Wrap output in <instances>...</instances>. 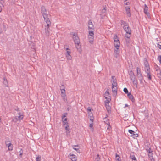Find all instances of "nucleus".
Instances as JSON below:
<instances>
[{"mask_svg":"<svg viewBox=\"0 0 161 161\" xmlns=\"http://www.w3.org/2000/svg\"><path fill=\"white\" fill-rule=\"evenodd\" d=\"M127 96L129 98L131 99L132 102H134L135 101V99L134 98L133 96L130 93H129L127 94Z\"/></svg>","mask_w":161,"mask_h":161,"instance_id":"f3484780","label":"nucleus"},{"mask_svg":"<svg viewBox=\"0 0 161 161\" xmlns=\"http://www.w3.org/2000/svg\"><path fill=\"white\" fill-rule=\"evenodd\" d=\"M148 156L149 157V158H152L153 157V153H148Z\"/></svg>","mask_w":161,"mask_h":161,"instance_id":"49530a36","label":"nucleus"},{"mask_svg":"<svg viewBox=\"0 0 161 161\" xmlns=\"http://www.w3.org/2000/svg\"><path fill=\"white\" fill-rule=\"evenodd\" d=\"M115 49H114V52L116 54L115 57L116 58L117 57V55H118L119 53V47H115Z\"/></svg>","mask_w":161,"mask_h":161,"instance_id":"ddd939ff","label":"nucleus"},{"mask_svg":"<svg viewBox=\"0 0 161 161\" xmlns=\"http://www.w3.org/2000/svg\"><path fill=\"white\" fill-rule=\"evenodd\" d=\"M155 69L156 70L157 72V74L161 73V70L158 67H157Z\"/></svg>","mask_w":161,"mask_h":161,"instance_id":"cd10ccee","label":"nucleus"},{"mask_svg":"<svg viewBox=\"0 0 161 161\" xmlns=\"http://www.w3.org/2000/svg\"><path fill=\"white\" fill-rule=\"evenodd\" d=\"M131 34H128L126 33L125 35V36L128 39H129L130 37Z\"/></svg>","mask_w":161,"mask_h":161,"instance_id":"ea45409f","label":"nucleus"},{"mask_svg":"<svg viewBox=\"0 0 161 161\" xmlns=\"http://www.w3.org/2000/svg\"><path fill=\"white\" fill-rule=\"evenodd\" d=\"M60 88H62V89H65V87L64 86V85H62L60 87Z\"/></svg>","mask_w":161,"mask_h":161,"instance_id":"680f3d73","label":"nucleus"},{"mask_svg":"<svg viewBox=\"0 0 161 161\" xmlns=\"http://www.w3.org/2000/svg\"><path fill=\"white\" fill-rule=\"evenodd\" d=\"M14 109L16 110V111H17L18 112V111H19V108H18V107H16V108H14Z\"/></svg>","mask_w":161,"mask_h":161,"instance_id":"864d4df0","label":"nucleus"},{"mask_svg":"<svg viewBox=\"0 0 161 161\" xmlns=\"http://www.w3.org/2000/svg\"><path fill=\"white\" fill-rule=\"evenodd\" d=\"M158 59L160 63L161 64V55H160L158 57Z\"/></svg>","mask_w":161,"mask_h":161,"instance_id":"c03bdc74","label":"nucleus"},{"mask_svg":"<svg viewBox=\"0 0 161 161\" xmlns=\"http://www.w3.org/2000/svg\"><path fill=\"white\" fill-rule=\"evenodd\" d=\"M151 161H155V159H154L153 158V157L150 158Z\"/></svg>","mask_w":161,"mask_h":161,"instance_id":"0e129e2a","label":"nucleus"},{"mask_svg":"<svg viewBox=\"0 0 161 161\" xmlns=\"http://www.w3.org/2000/svg\"><path fill=\"white\" fill-rule=\"evenodd\" d=\"M71 52L70 50L68 51H66V57H67V58L68 60H70L71 59V57L70 55Z\"/></svg>","mask_w":161,"mask_h":161,"instance_id":"4468645a","label":"nucleus"},{"mask_svg":"<svg viewBox=\"0 0 161 161\" xmlns=\"http://www.w3.org/2000/svg\"><path fill=\"white\" fill-rule=\"evenodd\" d=\"M47 25L45 26V35L48 36L49 35V27L51 25L50 21L46 22Z\"/></svg>","mask_w":161,"mask_h":161,"instance_id":"20e7f679","label":"nucleus"},{"mask_svg":"<svg viewBox=\"0 0 161 161\" xmlns=\"http://www.w3.org/2000/svg\"><path fill=\"white\" fill-rule=\"evenodd\" d=\"M147 152H148V153H151L152 152V150L150 148H149L148 150H147Z\"/></svg>","mask_w":161,"mask_h":161,"instance_id":"de8ad7c7","label":"nucleus"},{"mask_svg":"<svg viewBox=\"0 0 161 161\" xmlns=\"http://www.w3.org/2000/svg\"><path fill=\"white\" fill-rule=\"evenodd\" d=\"M66 125V126L65 127V129L66 131H68L69 130V125H68V124L66 125Z\"/></svg>","mask_w":161,"mask_h":161,"instance_id":"e433bc0d","label":"nucleus"},{"mask_svg":"<svg viewBox=\"0 0 161 161\" xmlns=\"http://www.w3.org/2000/svg\"><path fill=\"white\" fill-rule=\"evenodd\" d=\"M137 74H141V69L140 68L137 67L136 68Z\"/></svg>","mask_w":161,"mask_h":161,"instance_id":"7c9ffc66","label":"nucleus"},{"mask_svg":"<svg viewBox=\"0 0 161 161\" xmlns=\"http://www.w3.org/2000/svg\"><path fill=\"white\" fill-rule=\"evenodd\" d=\"M157 47L160 49H161V45H160L159 44H157Z\"/></svg>","mask_w":161,"mask_h":161,"instance_id":"13d9d810","label":"nucleus"},{"mask_svg":"<svg viewBox=\"0 0 161 161\" xmlns=\"http://www.w3.org/2000/svg\"><path fill=\"white\" fill-rule=\"evenodd\" d=\"M73 39L75 43L76 48L77 50L80 49V47L79 45L80 43L79 38L77 36H76L75 34V33L73 34Z\"/></svg>","mask_w":161,"mask_h":161,"instance_id":"f03ea898","label":"nucleus"},{"mask_svg":"<svg viewBox=\"0 0 161 161\" xmlns=\"http://www.w3.org/2000/svg\"><path fill=\"white\" fill-rule=\"evenodd\" d=\"M132 81L134 85H136V87H137V80L136 79H135L133 80H131Z\"/></svg>","mask_w":161,"mask_h":161,"instance_id":"b1692460","label":"nucleus"},{"mask_svg":"<svg viewBox=\"0 0 161 161\" xmlns=\"http://www.w3.org/2000/svg\"><path fill=\"white\" fill-rule=\"evenodd\" d=\"M73 148L76 150L78 153H80V150L79 149V148H75L74 147H73Z\"/></svg>","mask_w":161,"mask_h":161,"instance_id":"58836bf2","label":"nucleus"},{"mask_svg":"<svg viewBox=\"0 0 161 161\" xmlns=\"http://www.w3.org/2000/svg\"><path fill=\"white\" fill-rule=\"evenodd\" d=\"M67 115V113H65L64 114L63 116H62V120H63V119H64V117H65Z\"/></svg>","mask_w":161,"mask_h":161,"instance_id":"37998d69","label":"nucleus"},{"mask_svg":"<svg viewBox=\"0 0 161 161\" xmlns=\"http://www.w3.org/2000/svg\"><path fill=\"white\" fill-rule=\"evenodd\" d=\"M115 157L116 161H121L120 159V157L118 154H116Z\"/></svg>","mask_w":161,"mask_h":161,"instance_id":"a878e982","label":"nucleus"},{"mask_svg":"<svg viewBox=\"0 0 161 161\" xmlns=\"http://www.w3.org/2000/svg\"><path fill=\"white\" fill-rule=\"evenodd\" d=\"M117 83L114 82V83H112V86L113 87H117Z\"/></svg>","mask_w":161,"mask_h":161,"instance_id":"a19ab883","label":"nucleus"},{"mask_svg":"<svg viewBox=\"0 0 161 161\" xmlns=\"http://www.w3.org/2000/svg\"><path fill=\"white\" fill-rule=\"evenodd\" d=\"M157 74L158 77L159 78L161 79V73H158V74Z\"/></svg>","mask_w":161,"mask_h":161,"instance_id":"6e6d98bb","label":"nucleus"},{"mask_svg":"<svg viewBox=\"0 0 161 161\" xmlns=\"http://www.w3.org/2000/svg\"><path fill=\"white\" fill-rule=\"evenodd\" d=\"M130 4V3L129 2H127L125 3V5L126 6H128V5H129Z\"/></svg>","mask_w":161,"mask_h":161,"instance_id":"e2e57ef3","label":"nucleus"},{"mask_svg":"<svg viewBox=\"0 0 161 161\" xmlns=\"http://www.w3.org/2000/svg\"><path fill=\"white\" fill-rule=\"evenodd\" d=\"M107 125H108V127L107 129L108 130H110L111 129V126H110L109 122H108V123H107Z\"/></svg>","mask_w":161,"mask_h":161,"instance_id":"4c0bfd02","label":"nucleus"},{"mask_svg":"<svg viewBox=\"0 0 161 161\" xmlns=\"http://www.w3.org/2000/svg\"><path fill=\"white\" fill-rule=\"evenodd\" d=\"M106 9L105 8H104L102 9L101 11V13L100 14L101 18L102 19H105L106 17Z\"/></svg>","mask_w":161,"mask_h":161,"instance_id":"1a4fd4ad","label":"nucleus"},{"mask_svg":"<svg viewBox=\"0 0 161 161\" xmlns=\"http://www.w3.org/2000/svg\"><path fill=\"white\" fill-rule=\"evenodd\" d=\"M63 97V100L64 101H67V98H66V97Z\"/></svg>","mask_w":161,"mask_h":161,"instance_id":"bf43d9fd","label":"nucleus"},{"mask_svg":"<svg viewBox=\"0 0 161 161\" xmlns=\"http://www.w3.org/2000/svg\"><path fill=\"white\" fill-rule=\"evenodd\" d=\"M90 126V128L92 127H93V123L90 124V126Z\"/></svg>","mask_w":161,"mask_h":161,"instance_id":"69168bd1","label":"nucleus"},{"mask_svg":"<svg viewBox=\"0 0 161 161\" xmlns=\"http://www.w3.org/2000/svg\"><path fill=\"white\" fill-rule=\"evenodd\" d=\"M105 106L106 107H107L108 106H109V104H107V103H105Z\"/></svg>","mask_w":161,"mask_h":161,"instance_id":"338daca9","label":"nucleus"},{"mask_svg":"<svg viewBox=\"0 0 161 161\" xmlns=\"http://www.w3.org/2000/svg\"><path fill=\"white\" fill-rule=\"evenodd\" d=\"M106 109L108 112V113H110L111 110V107L109 106H108L107 107H106Z\"/></svg>","mask_w":161,"mask_h":161,"instance_id":"2f4dec72","label":"nucleus"},{"mask_svg":"<svg viewBox=\"0 0 161 161\" xmlns=\"http://www.w3.org/2000/svg\"><path fill=\"white\" fill-rule=\"evenodd\" d=\"M144 71L146 73H147V77L149 80H151L152 79V76L151 73L150 69V66L147 67H144Z\"/></svg>","mask_w":161,"mask_h":161,"instance_id":"7ed1b4c3","label":"nucleus"},{"mask_svg":"<svg viewBox=\"0 0 161 161\" xmlns=\"http://www.w3.org/2000/svg\"><path fill=\"white\" fill-rule=\"evenodd\" d=\"M144 67H147L149 66V64L147 61V59L146 58H144Z\"/></svg>","mask_w":161,"mask_h":161,"instance_id":"aec40b11","label":"nucleus"},{"mask_svg":"<svg viewBox=\"0 0 161 161\" xmlns=\"http://www.w3.org/2000/svg\"><path fill=\"white\" fill-rule=\"evenodd\" d=\"M111 77L112 79L114 80L115 79V76H112Z\"/></svg>","mask_w":161,"mask_h":161,"instance_id":"774afa93","label":"nucleus"},{"mask_svg":"<svg viewBox=\"0 0 161 161\" xmlns=\"http://www.w3.org/2000/svg\"><path fill=\"white\" fill-rule=\"evenodd\" d=\"M114 47H120V42H114Z\"/></svg>","mask_w":161,"mask_h":161,"instance_id":"c756f323","label":"nucleus"},{"mask_svg":"<svg viewBox=\"0 0 161 161\" xmlns=\"http://www.w3.org/2000/svg\"><path fill=\"white\" fill-rule=\"evenodd\" d=\"M123 91L124 92H125V93L126 94H128V93H129L128 90L126 88H124Z\"/></svg>","mask_w":161,"mask_h":161,"instance_id":"c9c22d12","label":"nucleus"},{"mask_svg":"<svg viewBox=\"0 0 161 161\" xmlns=\"http://www.w3.org/2000/svg\"><path fill=\"white\" fill-rule=\"evenodd\" d=\"M18 114L19 115V116H16L15 119L17 120H20L22 119L23 118V115L21 114L20 112L18 113Z\"/></svg>","mask_w":161,"mask_h":161,"instance_id":"9b49d317","label":"nucleus"},{"mask_svg":"<svg viewBox=\"0 0 161 161\" xmlns=\"http://www.w3.org/2000/svg\"><path fill=\"white\" fill-rule=\"evenodd\" d=\"M128 132L131 134H132L133 136H134L133 137H137L138 136V135L137 134H135V132L131 130H128Z\"/></svg>","mask_w":161,"mask_h":161,"instance_id":"dca6fc26","label":"nucleus"},{"mask_svg":"<svg viewBox=\"0 0 161 161\" xmlns=\"http://www.w3.org/2000/svg\"><path fill=\"white\" fill-rule=\"evenodd\" d=\"M110 102L108 99H107L105 102V103H107V104H108L109 102Z\"/></svg>","mask_w":161,"mask_h":161,"instance_id":"603ef678","label":"nucleus"},{"mask_svg":"<svg viewBox=\"0 0 161 161\" xmlns=\"http://www.w3.org/2000/svg\"><path fill=\"white\" fill-rule=\"evenodd\" d=\"M70 158L71 159L72 161H76L77 159L76 157H70Z\"/></svg>","mask_w":161,"mask_h":161,"instance_id":"72a5a7b5","label":"nucleus"},{"mask_svg":"<svg viewBox=\"0 0 161 161\" xmlns=\"http://www.w3.org/2000/svg\"><path fill=\"white\" fill-rule=\"evenodd\" d=\"M67 47V45H65L64 46V48L65 50H66L67 51H69L70 50V49L69 48V47Z\"/></svg>","mask_w":161,"mask_h":161,"instance_id":"a18cd8bd","label":"nucleus"},{"mask_svg":"<svg viewBox=\"0 0 161 161\" xmlns=\"http://www.w3.org/2000/svg\"><path fill=\"white\" fill-rule=\"evenodd\" d=\"M100 159V158L99 157V154H97V157L95 158V161H99V160Z\"/></svg>","mask_w":161,"mask_h":161,"instance_id":"f704fd0d","label":"nucleus"},{"mask_svg":"<svg viewBox=\"0 0 161 161\" xmlns=\"http://www.w3.org/2000/svg\"><path fill=\"white\" fill-rule=\"evenodd\" d=\"M112 91L113 92V95L114 97H116L117 94V87H113L112 86Z\"/></svg>","mask_w":161,"mask_h":161,"instance_id":"9d476101","label":"nucleus"},{"mask_svg":"<svg viewBox=\"0 0 161 161\" xmlns=\"http://www.w3.org/2000/svg\"><path fill=\"white\" fill-rule=\"evenodd\" d=\"M119 42V41L117 37V35H115L114 36V42Z\"/></svg>","mask_w":161,"mask_h":161,"instance_id":"393cba45","label":"nucleus"},{"mask_svg":"<svg viewBox=\"0 0 161 161\" xmlns=\"http://www.w3.org/2000/svg\"><path fill=\"white\" fill-rule=\"evenodd\" d=\"M130 157L132 161H137L136 158L134 154H131Z\"/></svg>","mask_w":161,"mask_h":161,"instance_id":"5701e85b","label":"nucleus"},{"mask_svg":"<svg viewBox=\"0 0 161 161\" xmlns=\"http://www.w3.org/2000/svg\"><path fill=\"white\" fill-rule=\"evenodd\" d=\"M125 31L128 34H131V30L128 25H125L123 27Z\"/></svg>","mask_w":161,"mask_h":161,"instance_id":"0eeeda50","label":"nucleus"},{"mask_svg":"<svg viewBox=\"0 0 161 161\" xmlns=\"http://www.w3.org/2000/svg\"><path fill=\"white\" fill-rule=\"evenodd\" d=\"M138 79L140 81L141 84H143V77H141V78H138Z\"/></svg>","mask_w":161,"mask_h":161,"instance_id":"473e14b6","label":"nucleus"},{"mask_svg":"<svg viewBox=\"0 0 161 161\" xmlns=\"http://www.w3.org/2000/svg\"><path fill=\"white\" fill-rule=\"evenodd\" d=\"M3 83L6 87L8 86V83L7 80L5 77L3 78Z\"/></svg>","mask_w":161,"mask_h":161,"instance_id":"412c9836","label":"nucleus"},{"mask_svg":"<svg viewBox=\"0 0 161 161\" xmlns=\"http://www.w3.org/2000/svg\"><path fill=\"white\" fill-rule=\"evenodd\" d=\"M121 24H124L125 25H127V23L125 22L124 21L122 20L121 21Z\"/></svg>","mask_w":161,"mask_h":161,"instance_id":"8fccbe9b","label":"nucleus"},{"mask_svg":"<svg viewBox=\"0 0 161 161\" xmlns=\"http://www.w3.org/2000/svg\"><path fill=\"white\" fill-rule=\"evenodd\" d=\"M36 161H41V156L40 155H38L37 156H36Z\"/></svg>","mask_w":161,"mask_h":161,"instance_id":"c85d7f7f","label":"nucleus"},{"mask_svg":"<svg viewBox=\"0 0 161 161\" xmlns=\"http://www.w3.org/2000/svg\"><path fill=\"white\" fill-rule=\"evenodd\" d=\"M145 117L146 118H148L149 117V115L148 113H145Z\"/></svg>","mask_w":161,"mask_h":161,"instance_id":"4d7b16f0","label":"nucleus"},{"mask_svg":"<svg viewBox=\"0 0 161 161\" xmlns=\"http://www.w3.org/2000/svg\"><path fill=\"white\" fill-rule=\"evenodd\" d=\"M67 118H65L64 119H63V120H62L63 125H66L68 124V122H67Z\"/></svg>","mask_w":161,"mask_h":161,"instance_id":"bb28decb","label":"nucleus"},{"mask_svg":"<svg viewBox=\"0 0 161 161\" xmlns=\"http://www.w3.org/2000/svg\"><path fill=\"white\" fill-rule=\"evenodd\" d=\"M112 83H114V82H115V83L117 82L116 79V78H115L112 81Z\"/></svg>","mask_w":161,"mask_h":161,"instance_id":"5fc2aeb1","label":"nucleus"},{"mask_svg":"<svg viewBox=\"0 0 161 161\" xmlns=\"http://www.w3.org/2000/svg\"><path fill=\"white\" fill-rule=\"evenodd\" d=\"M5 144L8 147L9 151H12L13 150V145L11 143V142L10 141H5Z\"/></svg>","mask_w":161,"mask_h":161,"instance_id":"423d86ee","label":"nucleus"},{"mask_svg":"<svg viewBox=\"0 0 161 161\" xmlns=\"http://www.w3.org/2000/svg\"><path fill=\"white\" fill-rule=\"evenodd\" d=\"M104 95V97H105V98L106 99H107L108 97L109 96V92H108V89L106 91V92H105Z\"/></svg>","mask_w":161,"mask_h":161,"instance_id":"4be33fe9","label":"nucleus"},{"mask_svg":"<svg viewBox=\"0 0 161 161\" xmlns=\"http://www.w3.org/2000/svg\"><path fill=\"white\" fill-rule=\"evenodd\" d=\"M41 11L42 16L45 22L50 21L48 18L49 13L47 11L45 7L42 6L41 7Z\"/></svg>","mask_w":161,"mask_h":161,"instance_id":"f257e3e1","label":"nucleus"},{"mask_svg":"<svg viewBox=\"0 0 161 161\" xmlns=\"http://www.w3.org/2000/svg\"><path fill=\"white\" fill-rule=\"evenodd\" d=\"M130 75V79L131 80L135 79H136L135 75H134V73L132 71H131L129 74Z\"/></svg>","mask_w":161,"mask_h":161,"instance_id":"2eb2a0df","label":"nucleus"},{"mask_svg":"<svg viewBox=\"0 0 161 161\" xmlns=\"http://www.w3.org/2000/svg\"><path fill=\"white\" fill-rule=\"evenodd\" d=\"M89 34L88 38L89 41L91 44H92L94 38V36H93L94 34L93 31H89Z\"/></svg>","mask_w":161,"mask_h":161,"instance_id":"39448f33","label":"nucleus"},{"mask_svg":"<svg viewBox=\"0 0 161 161\" xmlns=\"http://www.w3.org/2000/svg\"><path fill=\"white\" fill-rule=\"evenodd\" d=\"M137 77L138 78H141L143 77L142 75V74H137Z\"/></svg>","mask_w":161,"mask_h":161,"instance_id":"79ce46f5","label":"nucleus"},{"mask_svg":"<svg viewBox=\"0 0 161 161\" xmlns=\"http://www.w3.org/2000/svg\"><path fill=\"white\" fill-rule=\"evenodd\" d=\"M60 90L62 94V97H66V91L65 89L60 88Z\"/></svg>","mask_w":161,"mask_h":161,"instance_id":"a211bd4d","label":"nucleus"},{"mask_svg":"<svg viewBox=\"0 0 161 161\" xmlns=\"http://www.w3.org/2000/svg\"><path fill=\"white\" fill-rule=\"evenodd\" d=\"M4 3V1L3 0H0V4L2 5L3 6V4Z\"/></svg>","mask_w":161,"mask_h":161,"instance_id":"09e8293b","label":"nucleus"},{"mask_svg":"<svg viewBox=\"0 0 161 161\" xmlns=\"http://www.w3.org/2000/svg\"><path fill=\"white\" fill-rule=\"evenodd\" d=\"M88 29L94 30V25L92 22L91 20H89L88 22Z\"/></svg>","mask_w":161,"mask_h":161,"instance_id":"f8f14e48","label":"nucleus"},{"mask_svg":"<svg viewBox=\"0 0 161 161\" xmlns=\"http://www.w3.org/2000/svg\"><path fill=\"white\" fill-rule=\"evenodd\" d=\"M144 12L145 14L147 15L149 14V13L148 11V8L145 4V8H144Z\"/></svg>","mask_w":161,"mask_h":161,"instance_id":"6ab92c4d","label":"nucleus"},{"mask_svg":"<svg viewBox=\"0 0 161 161\" xmlns=\"http://www.w3.org/2000/svg\"><path fill=\"white\" fill-rule=\"evenodd\" d=\"M21 153H20V154H19V156L20 157H21V156H22V154H23V150L21 149Z\"/></svg>","mask_w":161,"mask_h":161,"instance_id":"052dcab7","label":"nucleus"},{"mask_svg":"<svg viewBox=\"0 0 161 161\" xmlns=\"http://www.w3.org/2000/svg\"><path fill=\"white\" fill-rule=\"evenodd\" d=\"M125 8L126 11V14L129 17H130L131 15L130 13V7L129 6H125Z\"/></svg>","mask_w":161,"mask_h":161,"instance_id":"6e6552de","label":"nucleus"},{"mask_svg":"<svg viewBox=\"0 0 161 161\" xmlns=\"http://www.w3.org/2000/svg\"><path fill=\"white\" fill-rule=\"evenodd\" d=\"M69 157H76V156L75 155H74L73 154H70L69 155Z\"/></svg>","mask_w":161,"mask_h":161,"instance_id":"3c124183","label":"nucleus"}]
</instances>
